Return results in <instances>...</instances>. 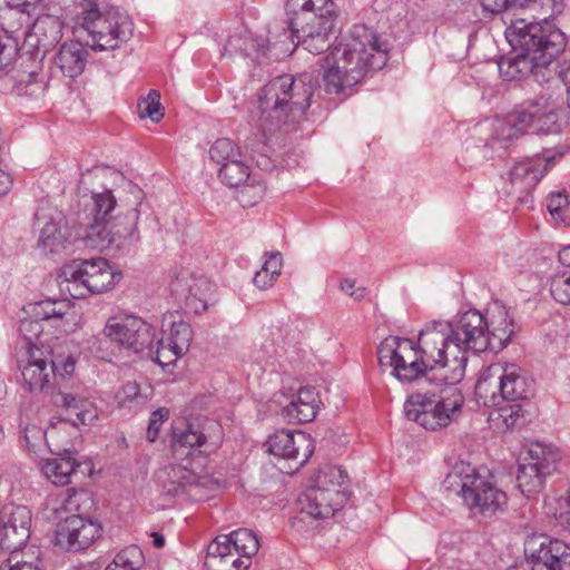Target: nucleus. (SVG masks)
I'll return each instance as SVG.
<instances>
[{
  "label": "nucleus",
  "instance_id": "f257e3e1",
  "mask_svg": "<svg viewBox=\"0 0 570 570\" xmlns=\"http://www.w3.org/2000/svg\"><path fill=\"white\" fill-rule=\"evenodd\" d=\"M86 218L80 237L87 247L130 252L140 240L138 208L122 213L111 190L92 194Z\"/></svg>",
  "mask_w": 570,
  "mask_h": 570
},
{
  "label": "nucleus",
  "instance_id": "f03ea898",
  "mask_svg": "<svg viewBox=\"0 0 570 570\" xmlns=\"http://www.w3.org/2000/svg\"><path fill=\"white\" fill-rule=\"evenodd\" d=\"M312 96L313 89L304 80L297 81L293 73H279L262 88L249 109V122L263 135L272 134L302 116Z\"/></svg>",
  "mask_w": 570,
  "mask_h": 570
},
{
  "label": "nucleus",
  "instance_id": "7ed1b4c3",
  "mask_svg": "<svg viewBox=\"0 0 570 570\" xmlns=\"http://www.w3.org/2000/svg\"><path fill=\"white\" fill-rule=\"evenodd\" d=\"M504 36L514 52L501 57L498 61L500 70L504 67L514 68V71L547 68L564 46L561 31L553 30L547 35L538 22L521 18L510 21Z\"/></svg>",
  "mask_w": 570,
  "mask_h": 570
},
{
  "label": "nucleus",
  "instance_id": "20e7f679",
  "mask_svg": "<svg viewBox=\"0 0 570 570\" xmlns=\"http://www.w3.org/2000/svg\"><path fill=\"white\" fill-rule=\"evenodd\" d=\"M285 23L295 48L301 45L311 53L318 55L330 47L337 9L333 0H287Z\"/></svg>",
  "mask_w": 570,
  "mask_h": 570
},
{
  "label": "nucleus",
  "instance_id": "39448f33",
  "mask_svg": "<svg viewBox=\"0 0 570 570\" xmlns=\"http://www.w3.org/2000/svg\"><path fill=\"white\" fill-rule=\"evenodd\" d=\"M456 383L435 379L432 384L420 385L404 403L407 420L432 431L449 425L464 403Z\"/></svg>",
  "mask_w": 570,
  "mask_h": 570
},
{
  "label": "nucleus",
  "instance_id": "423d86ee",
  "mask_svg": "<svg viewBox=\"0 0 570 570\" xmlns=\"http://www.w3.org/2000/svg\"><path fill=\"white\" fill-rule=\"evenodd\" d=\"M81 16L76 17L73 36L94 50H109L127 41L134 30L130 17L119 8L100 10L96 0L79 2Z\"/></svg>",
  "mask_w": 570,
  "mask_h": 570
},
{
  "label": "nucleus",
  "instance_id": "0eeeda50",
  "mask_svg": "<svg viewBox=\"0 0 570 570\" xmlns=\"http://www.w3.org/2000/svg\"><path fill=\"white\" fill-rule=\"evenodd\" d=\"M267 36L256 35L243 28L230 33L224 45L223 56L232 60H243L249 68L266 66L272 60L291 56L295 50L292 37L286 32L285 23L273 22Z\"/></svg>",
  "mask_w": 570,
  "mask_h": 570
},
{
  "label": "nucleus",
  "instance_id": "6e6552de",
  "mask_svg": "<svg viewBox=\"0 0 570 570\" xmlns=\"http://www.w3.org/2000/svg\"><path fill=\"white\" fill-rule=\"evenodd\" d=\"M442 484L446 491L461 497L473 514L491 518L503 511L508 503V495L503 490L465 462L456 463Z\"/></svg>",
  "mask_w": 570,
  "mask_h": 570
},
{
  "label": "nucleus",
  "instance_id": "1a4fd4ad",
  "mask_svg": "<svg viewBox=\"0 0 570 570\" xmlns=\"http://www.w3.org/2000/svg\"><path fill=\"white\" fill-rule=\"evenodd\" d=\"M351 38L340 43L324 58L323 71H381L389 59L386 43L364 24L351 29Z\"/></svg>",
  "mask_w": 570,
  "mask_h": 570
},
{
  "label": "nucleus",
  "instance_id": "9d476101",
  "mask_svg": "<svg viewBox=\"0 0 570 570\" xmlns=\"http://www.w3.org/2000/svg\"><path fill=\"white\" fill-rule=\"evenodd\" d=\"M534 392L535 382L532 376L524 368L508 363L489 365L475 384V396L484 406H498L502 401H525Z\"/></svg>",
  "mask_w": 570,
  "mask_h": 570
},
{
  "label": "nucleus",
  "instance_id": "9b49d317",
  "mask_svg": "<svg viewBox=\"0 0 570 570\" xmlns=\"http://www.w3.org/2000/svg\"><path fill=\"white\" fill-rule=\"evenodd\" d=\"M450 332V323L434 321L421 330L415 343L431 374L439 370L442 372L439 381L460 382L465 374L468 356L453 347Z\"/></svg>",
  "mask_w": 570,
  "mask_h": 570
},
{
  "label": "nucleus",
  "instance_id": "f8f14e48",
  "mask_svg": "<svg viewBox=\"0 0 570 570\" xmlns=\"http://www.w3.org/2000/svg\"><path fill=\"white\" fill-rule=\"evenodd\" d=\"M60 286L73 298H83L89 294L109 291L120 279L109 263L101 257L75 259L65 264L59 273Z\"/></svg>",
  "mask_w": 570,
  "mask_h": 570
},
{
  "label": "nucleus",
  "instance_id": "ddd939ff",
  "mask_svg": "<svg viewBox=\"0 0 570 570\" xmlns=\"http://www.w3.org/2000/svg\"><path fill=\"white\" fill-rule=\"evenodd\" d=\"M379 361L382 366L392 367V374L401 382L432 384V376L415 341L399 336L386 337L379 346Z\"/></svg>",
  "mask_w": 570,
  "mask_h": 570
},
{
  "label": "nucleus",
  "instance_id": "4468645a",
  "mask_svg": "<svg viewBox=\"0 0 570 570\" xmlns=\"http://www.w3.org/2000/svg\"><path fill=\"white\" fill-rule=\"evenodd\" d=\"M560 460L556 448L540 442L532 443L519 458L517 484L522 494L529 497L541 491L544 480Z\"/></svg>",
  "mask_w": 570,
  "mask_h": 570
},
{
  "label": "nucleus",
  "instance_id": "2eb2a0df",
  "mask_svg": "<svg viewBox=\"0 0 570 570\" xmlns=\"http://www.w3.org/2000/svg\"><path fill=\"white\" fill-rule=\"evenodd\" d=\"M223 442V428L212 419L198 417L185 429H176L173 434V451L176 458L209 454Z\"/></svg>",
  "mask_w": 570,
  "mask_h": 570
},
{
  "label": "nucleus",
  "instance_id": "dca6fc26",
  "mask_svg": "<svg viewBox=\"0 0 570 570\" xmlns=\"http://www.w3.org/2000/svg\"><path fill=\"white\" fill-rule=\"evenodd\" d=\"M525 562L508 570H564L570 568V546L544 534H534L524 543Z\"/></svg>",
  "mask_w": 570,
  "mask_h": 570
},
{
  "label": "nucleus",
  "instance_id": "f3484780",
  "mask_svg": "<svg viewBox=\"0 0 570 570\" xmlns=\"http://www.w3.org/2000/svg\"><path fill=\"white\" fill-rule=\"evenodd\" d=\"M196 469L184 464H170L160 469L156 474V482L161 494L168 498L187 495L195 501L204 499L210 480L207 475H200Z\"/></svg>",
  "mask_w": 570,
  "mask_h": 570
},
{
  "label": "nucleus",
  "instance_id": "a211bd4d",
  "mask_svg": "<svg viewBox=\"0 0 570 570\" xmlns=\"http://www.w3.org/2000/svg\"><path fill=\"white\" fill-rule=\"evenodd\" d=\"M265 445L271 454L283 461L278 469L288 474L303 466L314 451L312 440L306 433L288 430L276 431L269 435Z\"/></svg>",
  "mask_w": 570,
  "mask_h": 570
},
{
  "label": "nucleus",
  "instance_id": "6ab92c4d",
  "mask_svg": "<svg viewBox=\"0 0 570 570\" xmlns=\"http://www.w3.org/2000/svg\"><path fill=\"white\" fill-rule=\"evenodd\" d=\"M55 544L66 551H83L101 537L102 525L90 517L66 515L56 520Z\"/></svg>",
  "mask_w": 570,
  "mask_h": 570
},
{
  "label": "nucleus",
  "instance_id": "aec40b11",
  "mask_svg": "<svg viewBox=\"0 0 570 570\" xmlns=\"http://www.w3.org/2000/svg\"><path fill=\"white\" fill-rule=\"evenodd\" d=\"M104 334L136 353L146 348L151 350L154 346L155 328L134 315L109 318L104 327Z\"/></svg>",
  "mask_w": 570,
  "mask_h": 570
},
{
  "label": "nucleus",
  "instance_id": "412c9836",
  "mask_svg": "<svg viewBox=\"0 0 570 570\" xmlns=\"http://www.w3.org/2000/svg\"><path fill=\"white\" fill-rule=\"evenodd\" d=\"M450 324L449 336L454 348L465 355L468 351L481 353L490 348L491 336L488 333L487 317L479 311L470 309Z\"/></svg>",
  "mask_w": 570,
  "mask_h": 570
},
{
  "label": "nucleus",
  "instance_id": "4be33fe9",
  "mask_svg": "<svg viewBox=\"0 0 570 570\" xmlns=\"http://www.w3.org/2000/svg\"><path fill=\"white\" fill-rule=\"evenodd\" d=\"M63 23L56 14H39L24 33L21 47L23 55L31 60L42 59L46 51L62 37Z\"/></svg>",
  "mask_w": 570,
  "mask_h": 570
},
{
  "label": "nucleus",
  "instance_id": "5701e85b",
  "mask_svg": "<svg viewBox=\"0 0 570 570\" xmlns=\"http://www.w3.org/2000/svg\"><path fill=\"white\" fill-rule=\"evenodd\" d=\"M32 513L26 505L11 504L0 512V547L16 551L31 534Z\"/></svg>",
  "mask_w": 570,
  "mask_h": 570
},
{
  "label": "nucleus",
  "instance_id": "b1692460",
  "mask_svg": "<svg viewBox=\"0 0 570 570\" xmlns=\"http://www.w3.org/2000/svg\"><path fill=\"white\" fill-rule=\"evenodd\" d=\"M346 490H320L309 485L299 497V520L306 517L313 519H326L333 517L347 501Z\"/></svg>",
  "mask_w": 570,
  "mask_h": 570
},
{
  "label": "nucleus",
  "instance_id": "393cba45",
  "mask_svg": "<svg viewBox=\"0 0 570 570\" xmlns=\"http://www.w3.org/2000/svg\"><path fill=\"white\" fill-rule=\"evenodd\" d=\"M170 292L187 309L198 314L213 301L215 285L205 277L181 276L171 282Z\"/></svg>",
  "mask_w": 570,
  "mask_h": 570
},
{
  "label": "nucleus",
  "instance_id": "a878e982",
  "mask_svg": "<svg viewBox=\"0 0 570 570\" xmlns=\"http://www.w3.org/2000/svg\"><path fill=\"white\" fill-rule=\"evenodd\" d=\"M554 155H535L532 158L521 160L510 169L509 181L511 184V194L519 198L528 195L539 183L544 171L553 164Z\"/></svg>",
  "mask_w": 570,
  "mask_h": 570
},
{
  "label": "nucleus",
  "instance_id": "bb28decb",
  "mask_svg": "<svg viewBox=\"0 0 570 570\" xmlns=\"http://www.w3.org/2000/svg\"><path fill=\"white\" fill-rule=\"evenodd\" d=\"M50 452L57 454L56 458L47 459L42 466L45 475L56 485H67L72 483L73 478L86 476L91 472L90 461H78L72 456L69 449L53 450Z\"/></svg>",
  "mask_w": 570,
  "mask_h": 570
},
{
  "label": "nucleus",
  "instance_id": "cd10ccee",
  "mask_svg": "<svg viewBox=\"0 0 570 570\" xmlns=\"http://www.w3.org/2000/svg\"><path fill=\"white\" fill-rule=\"evenodd\" d=\"M524 111L530 114L529 128L539 134H558L564 124L561 109L549 99L540 98L523 105Z\"/></svg>",
  "mask_w": 570,
  "mask_h": 570
},
{
  "label": "nucleus",
  "instance_id": "c85d7f7f",
  "mask_svg": "<svg viewBox=\"0 0 570 570\" xmlns=\"http://www.w3.org/2000/svg\"><path fill=\"white\" fill-rule=\"evenodd\" d=\"M52 403L63 411L62 420L73 426L89 425L98 417L97 409L90 400L72 393L58 391L52 395Z\"/></svg>",
  "mask_w": 570,
  "mask_h": 570
},
{
  "label": "nucleus",
  "instance_id": "c756f323",
  "mask_svg": "<svg viewBox=\"0 0 570 570\" xmlns=\"http://www.w3.org/2000/svg\"><path fill=\"white\" fill-rule=\"evenodd\" d=\"M95 505L92 495L87 490L69 489L63 498L52 499L47 505V518L62 520L66 515L86 517Z\"/></svg>",
  "mask_w": 570,
  "mask_h": 570
},
{
  "label": "nucleus",
  "instance_id": "7c9ffc66",
  "mask_svg": "<svg viewBox=\"0 0 570 570\" xmlns=\"http://www.w3.org/2000/svg\"><path fill=\"white\" fill-rule=\"evenodd\" d=\"M57 364L51 357H45L40 348L31 347L28 363L22 368V377L30 391H42L55 376Z\"/></svg>",
  "mask_w": 570,
  "mask_h": 570
},
{
  "label": "nucleus",
  "instance_id": "2f4dec72",
  "mask_svg": "<svg viewBox=\"0 0 570 570\" xmlns=\"http://www.w3.org/2000/svg\"><path fill=\"white\" fill-rule=\"evenodd\" d=\"M488 333L491 336L490 348L500 351L504 348L515 333V325L510 317L508 308L495 302L488 309Z\"/></svg>",
  "mask_w": 570,
  "mask_h": 570
},
{
  "label": "nucleus",
  "instance_id": "473e14b6",
  "mask_svg": "<svg viewBox=\"0 0 570 570\" xmlns=\"http://www.w3.org/2000/svg\"><path fill=\"white\" fill-rule=\"evenodd\" d=\"M321 400L315 387H302L283 407L282 414L293 423H307L315 419Z\"/></svg>",
  "mask_w": 570,
  "mask_h": 570
},
{
  "label": "nucleus",
  "instance_id": "72a5a7b5",
  "mask_svg": "<svg viewBox=\"0 0 570 570\" xmlns=\"http://www.w3.org/2000/svg\"><path fill=\"white\" fill-rule=\"evenodd\" d=\"M206 570H246L247 559H242L232 550V546L217 537L207 549L204 562Z\"/></svg>",
  "mask_w": 570,
  "mask_h": 570
},
{
  "label": "nucleus",
  "instance_id": "f704fd0d",
  "mask_svg": "<svg viewBox=\"0 0 570 570\" xmlns=\"http://www.w3.org/2000/svg\"><path fill=\"white\" fill-rule=\"evenodd\" d=\"M530 114L524 111L523 105L493 122L494 138L500 141H510L529 129Z\"/></svg>",
  "mask_w": 570,
  "mask_h": 570
},
{
  "label": "nucleus",
  "instance_id": "c9c22d12",
  "mask_svg": "<svg viewBox=\"0 0 570 570\" xmlns=\"http://www.w3.org/2000/svg\"><path fill=\"white\" fill-rule=\"evenodd\" d=\"M169 327L168 333V352L173 356L169 362H175L178 357H180L185 351L188 350L190 341H191V328L189 324L186 322L178 320H170L167 323V320L163 322V332L166 333Z\"/></svg>",
  "mask_w": 570,
  "mask_h": 570
},
{
  "label": "nucleus",
  "instance_id": "e433bc0d",
  "mask_svg": "<svg viewBox=\"0 0 570 570\" xmlns=\"http://www.w3.org/2000/svg\"><path fill=\"white\" fill-rule=\"evenodd\" d=\"M67 229L53 219L45 224L40 230L39 248L46 254H60L70 246Z\"/></svg>",
  "mask_w": 570,
  "mask_h": 570
},
{
  "label": "nucleus",
  "instance_id": "4c0bfd02",
  "mask_svg": "<svg viewBox=\"0 0 570 570\" xmlns=\"http://www.w3.org/2000/svg\"><path fill=\"white\" fill-rule=\"evenodd\" d=\"M83 40L73 36V41L63 43L57 55L55 56L53 63L61 71H73L75 69H82L85 67L86 51Z\"/></svg>",
  "mask_w": 570,
  "mask_h": 570
},
{
  "label": "nucleus",
  "instance_id": "58836bf2",
  "mask_svg": "<svg viewBox=\"0 0 570 570\" xmlns=\"http://www.w3.org/2000/svg\"><path fill=\"white\" fill-rule=\"evenodd\" d=\"M219 538L232 546V550L242 559H247L250 563L252 557L255 556L259 549V542L254 532L248 529H238L230 532L228 535H219Z\"/></svg>",
  "mask_w": 570,
  "mask_h": 570
},
{
  "label": "nucleus",
  "instance_id": "ea45409f",
  "mask_svg": "<svg viewBox=\"0 0 570 570\" xmlns=\"http://www.w3.org/2000/svg\"><path fill=\"white\" fill-rule=\"evenodd\" d=\"M69 309L70 304L67 299H43L29 303L26 313L40 322L61 318Z\"/></svg>",
  "mask_w": 570,
  "mask_h": 570
},
{
  "label": "nucleus",
  "instance_id": "a19ab883",
  "mask_svg": "<svg viewBox=\"0 0 570 570\" xmlns=\"http://www.w3.org/2000/svg\"><path fill=\"white\" fill-rule=\"evenodd\" d=\"M218 177L229 187H239L249 179V169L242 155L238 159L225 164L218 168Z\"/></svg>",
  "mask_w": 570,
  "mask_h": 570
},
{
  "label": "nucleus",
  "instance_id": "79ce46f5",
  "mask_svg": "<svg viewBox=\"0 0 570 570\" xmlns=\"http://www.w3.org/2000/svg\"><path fill=\"white\" fill-rule=\"evenodd\" d=\"M347 482L348 478L345 471L336 466H326L318 471L311 485L320 488V490L336 489L347 491Z\"/></svg>",
  "mask_w": 570,
  "mask_h": 570
},
{
  "label": "nucleus",
  "instance_id": "37998d69",
  "mask_svg": "<svg viewBox=\"0 0 570 570\" xmlns=\"http://www.w3.org/2000/svg\"><path fill=\"white\" fill-rule=\"evenodd\" d=\"M144 562L142 551L131 544L119 551L105 570H139Z\"/></svg>",
  "mask_w": 570,
  "mask_h": 570
},
{
  "label": "nucleus",
  "instance_id": "c03bdc74",
  "mask_svg": "<svg viewBox=\"0 0 570 570\" xmlns=\"http://www.w3.org/2000/svg\"><path fill=\"white\" fill-rule=\"evenodd\" d=\"M242 155L239 147L228 138L217 139L209 148V157L219 168Z\"/></svg>",
  "mask_w": 570,
  "mask_h": 570
},
{
  "label": "nucleus",
  "instance_id": "a18cd8bd",
  "mask_svg": "<svg viewBox=\"0 0 570 570\" xmlns=\"http://www.w3.org/2000/svg\"><path fill=\"white\" fill-rule=\"evenodd\" d=\"M140 118H149L153 122H159L164 117V108L160 104V92L150 89L146 97L138 101Z\"/></svg>",
  "mask_w": 570,
  "mask_h": 570
},
{
  "label": "nucleus",
  "instance_id": "49530a36",
  "mask_svg": "<svg viewBox=\"0 0 570 570\" xmlns=\"http://www.w3.org/2000/svg\"><path fill=\"white\" fill-rule=\"evenodd\" d=\"M548 210L558 223L570 225V196L566 193H552L548 200Z\"/></svg>",
  "mask_w": 570,
  "mask_h": 570
},
{
  "label": "nucleus",
  "instance_id": "de8ad7c7",
  "mask_svg": "<svg viewBox=\"0 0 570 570\" xmlns=\"http://www.w3.org/2000/svg\"><path fill=\"white\" fill-rule=\"evenodd\" d=\"M529 415L523 404L519 402L500 409V417L509 430L524 426L529 422Z\"/></svg>",
  "mask_w": 570,
  "mask_h": 570
},
{
  "label": "nucleus",
  "instance_id": "09e8293b",
  "mask_svg": "<svg viewBox=\"0 0 570 570\" xmlns=\"http://www.w3.org/2000/svg\"><path fill=\"white\" fill-rule=\"evenodd\" d=\"M21 48L12 32L0 30V71L9 67L16 59Z\"/></svg>",
  "mask_w": 570,
  "mask_h": 570
},
{
  "label": "nucleus",
  "instance_id": "8fccbe9b",
  "mask_svg": "<svg viewBox=\"0 0 570 570\" xmlns=\"http://www.w3.org/2000/svg\"><path fill=\"white\" fill-rule=\"evenodd\" d=\"M22 433L26 446L30 452L37 453L41 451L42 446H48L49 450L51 449L47 440V432L42 428L36 424H27Z\"/></svg>",
  "mask_w": 570,
  "mask_h": 570
},
{
  "label": "nucleus",
  "instance_id": "3c124183",
  "mask_svg": "<svg viewBox=\"0 0 570 570\" xmlns=\"http://www.w3.org/2000/svg\"><path fill=\"white\" fill-rule=\"evenodd\" d=\"M550 292L557 302L570 305V273L557 274L551 281Z\"/></svg>",
  "mask_w": 570,
  "mask_h": 570
},
{
  "label": "nucleus",
  "instance_id": "603ef678",
  "mask_svg": "<svg viewBox=\"0 0 570 570\" xmlns=\"http://www.w3.org/2000/svg\"><path fill=\"white\" fill-rule=\"evenodd\" d=\"M0 570H42L39 558L27 560L24 554L12 551L10 557L1 562Z\"/></svg>",
  "mask_w": 570,
  "mask_h": 570
},
{
  "label": "nucleus",
  "instance_id": "864d4df0",
  "mask_svg": "<svg viewBox=\"0 0 570 570\" xmlns=\"http://www.w3.org/2000/svg\"><path fill=\"white\" fill-rule=\"evenodd\" d=\"M348 73H323V82L326 92L328 94H343L346 87H351L358 82V79L353 78L352 81H347Z\"/></svg>",
  "mask_w": 570,
  "mask_h": 570
},
{
  "label": "nucleus",
  "instance_id": "5fc2aeb1",
  "mask_svg": "<svg viewBox=\"0 0 570 570\" xmlns=\"http://www.w3.org/2000/svg\"><path fill=\"white\" fill-rule=\"evenodd\" d=\"M38 73H17L18 77V95L33 96L45 89L43 81L37 79Z\"/></svg>",
  "mask_w": 570,
  "mask_h": 570
},
{
  "label": "nucleus",
  "instance_id": "6e6d98bb",
  "mask_svg": "<svg viewBox=\"0 0 570 570\" xmlns=\"http://www.w3.org/2000/svg\"><path fill=\"white\" fill-rule=\"evenodd\" d=\"M265 187L262 184H244L238 191V200L243 206H253L263 198Z\"/></svg>",
  "mask_w": 570,
  "mask_h": 570
},
{
  "label": "nucleus",
  "instance_id": "4d7b16f0",
  "mask_svg": "<svg viewBox=\"0 0 570 570\" xmlns=\"http://www.w3.org/2000/svg\"><path fill=\"white\" fill-rule=\"evenodd\" d=\"M19 332L28 343L30 350L31 347H37L33 343V340L38 338L42 332V326L39 321L29 316L28 318L21 320Z\"/></svg>",
  "mask_w": 570,
  "mask_h": 570
},
{
  "label": "nucleus",
  "instance_id": "13d9d810",
  "mask_svg": "<svg viewBox=\"0 0 570 570\" xmlns=\"http://www.w3.org/2000/svg\"><path fill=\"white\" fill-rule=\"evenodd\" d=\"M148 355L151 357V360L160 365H168L173 362H169L173 356L169 354L168 348H165V341L164 338L154 342L153 348H147Z\"/></svg>",
  "mask_w": 570,
  "mask_h": 570
},
{
  "label": "nucleus",
  "instance_id": "bf43d9fd",
  "mask_svg": "<svg viewBox=\"0 0 570 570\" xmlns=\"http://www.w3.org/2000/svg\"><path fill=\"white\" fill-rule=\"evenodd\" d=\"M167 414H168V412L163 409H159L151 414V417H150V421H149V424L147 428V439L150 442L156 441L160 425L166 420Z\"/></svg>",
  "mask_w": 570,
  "mask_h": 570
},
{
  "label": "nucleus",
  "instance_id": "052dcab7",
  "mask_svg": "<svg viewBox=\"0 0 570 570\" xmlns=\"http://www.w3.org/2000/svg\"><path fill=\"white\" fill-rule=\"evenodd\" d=\"M138 397H140V389L136 382L126 383L117 394L118 402L121 406L136 401Z\"/></svg>",
  "mask_w": 570,
  "mask_h": 570
},
{
  "label": "nucleus",
  "instance_id": "680f3d73",
  "mask_svg": "<svg viewBox=\"0 0 570 570\" xmlns=\"http://www.w3.org/2000/svg\"><path fill=\"white\" fill-rule=\"evenodd\" d=\"M539 10L537 11L543 16V20L559 14L563 10V0H538Z\"/></svg>",
  "mask_w": 570,
  "mask_h": 570
},
{
  "label": "nucleus",
  "instance_id": "e2e57ef3",
  "mask_svg": "<svg viewBox=\"0 0 570 570\" xmlns=\"http://www.w3.org/2000/svg\"><path fill=\"white\" fill-rule=\"evenodd\" d=\"M266 257L262 268L277 278L281 275L283 265L282 254L279 252H271L266 253Z\"/></svg>",
  "mask_w": 570,
  "mask_h": 570
},
{
  "label": "nucleus",
  "instance_id": "0e129e2a",
  "mask_svg": "<svg viewBox=\"0 0 570 570\" xmlns=\"http://www.w3.org/2000/svg\"><path fill=\"white\" fill-rule=\"evenodd\" d=\"M340 288L342 292L351 296L354 301H362L366 295L365 287H356L354 279L346 278L341 282Z\"/></svg>",
  "mask_w": 570,
  "mask_h": 570
},
{
  "label": "nucleus",
  "instance_id": "69168bd1",
  "mask_svg": "<svg viewBox=\"0 0 570 570\" xmlns=\"http://www.w3.org/2000/svg\"><path fill=\"white\" fill-rule=\"evenodd\" d=\"M0 91L4 94L16 92L18 95L17 73H0Z\"/></svg>",
  "mask_w": 570,
  "mask_h": 570
},
{
  "label": "nucleus",
  "instance_id": "338daca9",
  "mask_svg": "<svg viewBox=\"0 0 570 570\" xmlns=\"http://www.w3.org/2000/svg\"><path fill=\"white\" fill-rule=\"evenodd\" d=\"M276 279L277 278L273 276V274L261 268L258 272H256L253 282L255 286L258 287L259 289H266L271 287Z\"/></svg>",
  "mask_w": 570,
  "mask_h": 570
},
{
  "label": "nucleus",
  "instance_id": "774afa93",
  "mask_svg": "<svg viewBox=\"0 0 570 570\" xmlns=\"http://www.w3.org/2000/svg\"><path fill=\"white\" fill-rule=\"evenodd\" d=\"M509 4L511 6V0H481L483 10L490 13H500Z\"/></svg>",
  "mask_w": 570,
  "mask_h": 570
}]
</instances>
